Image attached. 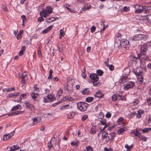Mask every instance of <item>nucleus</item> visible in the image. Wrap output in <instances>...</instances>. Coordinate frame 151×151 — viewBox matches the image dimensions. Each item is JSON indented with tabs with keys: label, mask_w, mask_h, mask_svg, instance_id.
Returning a JSON list of instances; mask_svg holds the SVG:
<instances>
[{
	"label": "nucleus",
	"mask_w": 151,
	"mask_h": 151,
	"mask_svg": "<svg viewBox=\"0 0 151 151\" xmlns=\"http://www.w3.org/2000/svg\"><path fill=\"white\" fill-rule=\"evenodd\" d=\"M117 96L116 95H114L112 97V99L113 101L117 100Z\"/></svg>",
	"instance_id": "obj_52"
},
{
	"label": "nucleus",
	"mask_w": 151,
	"mask_h": 151,
	"mask_svg": "<svg viewBox=\"0 0 151 151\" xmlns=\"http://www.w3.org/2000/svg\"><path fill=\"white\" fill-rule=\"evenodd\" d=\"M89 92V89L88 88H86L84 89V90L82 91V93L83 94L87 95L88 94Z\"/></svg>",
	"instance_id": "obj_30"
},
{
	"label": "nucleus",
	"mask_w": 151,
	"mask_h": 151,
	"mask_svg": "<svg viewBox=\"0 0 151 151\" xmlns=\"http://www.w3.org/2000/svg\"><path fill=\"white\" fill-rule=\"evenodd\" d=\"M135 86V83L132 81L127 82L123 86L124 89L125 90H128L129 89L132 88Z\"/></svg>",
	"instance_id": "obj_3"
},
{
	"label": "nucleus",
	"mask_w": 151,
	"mask_h": 151,
	"mask_svg": "<svg viewBox=\"0 0 151 151\" xmlns=\"http://www.w3.org/2000/svg\"><path fill=\"white\" fill-rule=\"evenodd\" d=\"M91 7V5H90V4H85L84 6L83 7V8L84 9L88 10V9H89Z\"/></svg>",
	"instance_id": "obj_33"
},
{
	"label": "nucleus",
	"mask_w": 151,
	"mask_h": 151,
	"mask_svg": "<svg viewBox=\"0 0 151 151\" xmlns=\"http://www.w3.org/2000/svg\"><path fill=\"white\" fill-rule=\"evenodd\" d=\"M94 95L96 97L101 98H102L104 97V94L102 93L99 91L96 92Z\"/></svg>",
	"instance_id": "obj_13"
},
{
	"label": "nucleus",
	"mask_w": 151,
	"mask_h": 151,
	"mask_svg": "<svg viewBox=\"0 0 151 151\" xmlns=\"http://www.w3.org/2000/svg\"><path fill=\"white\" fill-rule=\"evenodd\" d=\"M26 94L24 93L22 94L20 96L19 99V100H14V102H21L22 99H24L25 98H26Z\"/></svg>",
	"instance_id": "obj_14"
},
{
	"label": "nucleus",
	"mask_w": 151,
	"mask_h": 151,
	"mask_svg": "<svg viewBox=\"0 0 151 151\" xmlns=\"http://www.w3.org/2000/svg\"><path fill=\"white\" fill-rule=\"evenodd\" d=\"M147 102L149 105H151V98H148L147 99Z\"/></svg>",
	"instance_id": "obj_59"
},
{
	"label": "nucleus",
	"mask_w": 151,
	"mask_h": 151,
	"mask_svg": "<svg viewBox=\"0 0 151 151\" xmlns=\"http://www.w3.org/2000/svg\"><path fill=\"white\" fill-rule=\"evenodd\" d=\"M20 94V93L16 92L14 93H11L8 94L6 96L8 98H15L17 97Z\"/></svg>",
	"instance_id": "obj_11"
},
{
	"label": "nucleus",
	"mask_w": 151,
	"mask_h": 151,
	"mask_svg": "<svg viewBox=\"0 0 151 151\" xmlns=\"http://www.w3.org/2000/svg\"><path fill=\"white\" fill-rule=\"evenodd\" d=\"M15 145H14L13 146L11 147L10 148V150L12 151H15L16 150L15 148Z\"/></svg>",
	"instance_id": "obj_62"
},
{
	"label": "nucleus",
	"mask_w": 151,
	"mask_h": 151,
	"mask_svg": "<svg viewBox=\"0 0 151 151\" xmlns=\"http://www.w3.org/2000/svg\"><path fill=\"white\" fill-rule=\"evenodd\" d=\"M108 67H109V69L111 70H113L114 69V67L112 65H109Z\"/></svg>",
	"instance_id": "obj_56"
},
{
	"label": "nucleus",
	"mask_w": 151,
	"mask_h": 151,
	"mask_svg": "<svg viewBox=\"0 0 151 151\" xmlns=\"http://www.w3.org/2000/svg\"><path fill=\"white\" fill-rule=\"evenodd\" d=\"M55 20V18L53 17H49L45 19L46 22H52L53 21H54Z\"/></svg>",
	"instance_id": "obj_25"
},
{
	"label": "nucleus",
	"mask_w": 151,
	"mask_h": 151,
	"mask_svg": "<svg viewBox=\"0 0 151 151\" xmlns=\"http://www.w3.org/2000/svg\"><path fill=\"white\" fill-rule=\"evenodd\" d=\"M55 140V137H53L50 142V143L48 144V146L47 147L49 148L48 149H49V150L50 149L52 148L53 147V145L52 144V142L51 141H52L53 140Z\"/></svg>",
	"instance_id": "obj_26"
},
{
	"label": "nucleus",
	"mask_w": 151,
	"mask_h": 151,
	"mask_svg": "<svg viewBox=\"0 0 151 151\" xmlns=\"http://www.w3.org/2000/svg\"><path fill=\"white\" fill-rule=\"evenodd\" d=\"M43 17L41 16V17H39L37 19V21L40 22H41L43 21L44 20V19Z\"/></svg>",
	"instance_id": "obj_46"
},
{
	"label": "nucleus",
	"mask_w": 151,
	"mask_h": 151,
	"mask_svg": "<svg viewBox=\"0 0 151 151\" xmlns=\"http://www.w3.org/2000/svg\"><path fill=\"white\" fill-rule=\"evenodd\" d=\"M90 78L91 79L92 81H98L99 80V77L97 74L96 73L91 74L90 75Z\"/></svg>",
	"instance_id": "obj_10"
},
{
	"label": "nucleus",
	"mask_w": 151,
	"mask_h": 151,
	"mask_svg": "<svg viewBox=\"0 0 151 151\" xmlns=\"http://www.w3.org/2000/svg\"><path fill=\"white\" fill-rule=\"evenodd\" d=\"M133 133L135 136L138 137L140 134V133L139 132V131H138L137 129H136V130L135 131H134L133 132Z\"/></svg>",
	"instance_id": "obj_39"
},
{
	"label": "nucleus",
	"mask_w": 151,
	"mask_h": 151,
	"mask_svg": "<svg viewBox=\"0 0 151 151\" xmlns=\"http://www.w3.org/2000/svg\"><path fill=\"white\" fill-rule=\"evenodd\" d=\"M2 7L3 10L5 12H8V9H7L6 6L4 4L2 5Z\"/></svg>",
	"instance_id": "obj_48"
},
{
	"label": "nucleus",
	"mask_w": 151,
	"mask_h": 151,
	"mask_svg": "<svg viewBox=\"0 0 151 151\" xmlns=\"http://www.w3.org/2000/svg\"><path fill=\"white\" fill-rule=\"evenodd\" d=\"M116 134V133L114 132H111L108 134V135L109 136L111 141H112L114 139Z\"/></svg>",
	"instance_id": "obj_17"
},
{
	"label": "nucleus",
	"mask_w": 151,
	"mask_h": 151,
	"mask_svg": "<svg viewBox=\"0 0 151 151\" xmlns=\"http://www.w3.org/2000/svg\"><path fill=\"white\" fill-rule=\"evenodd\" d=\"M143 77L142 75L138 76L137 79V82L139 84H142L143 81Z\"/></svg>",
	"instance_id": "obj_18"
},
{
	"label": "nucleus",
	"mask_w": 151,
	"mask_h": 151,
	"mask_svg": "<svg viewBox=\"0 0 151 151\" xmlns=\"http://www.w3.org/2000/svg\"><path fill=\"white\" fill-rule=\"evenodd\" d=\"M37 53L40 58H41L42 57V54L40 47H39L37 49Z\"/></svg>",
	"instance_id": "obj_49"
},
{
	"label": "nucleus",
	"mask_w": 151,
	"mask_h": 151,
	"mask_svg": "<svg viewBox=\"0 0 151 151\" xmlns=\"http://www.w3.org/2000/svg\"><path fill=\"white\" fill-rule=\"evenodd\" d=\"M111 116V114L110 112H108L106 115V117L107 118H110Z\"/></svg>",
	"instance_id": "obj_54"
},
{
	"label": "nucleus",
	"mask_w": 151,
	"mask_h": 151,
	"mask_svg": "<svg viewBox=\"0 0 151 151\" xmlns=\"http://www.w3.org/2000/svg\"><path fill=\"white\" fill-rule=\"evenodd\" d=\"M132 71L134 74L138 76L142 75V74L143 72V71L142 69H139L137 68L133 69Z\"/></svg>",
	"instance_id": "obj_8"
},
{
	"label": "nucleus",
	"mask_w": 151,
	"mask_h": 151,
	"mask_svg": "<svg viewBox=\"0 0 151 151\" xmlns=\"http://www.w3.org/2000/svg\"><path fill=\"white\" fill-rule=\"evenodd\" d=\"M54 96L49 95L44 98V102L45 103L51 102L53 100Z\"/></svg>",
	"instance_id": "obj_9"
},
{
	"label": "nucleus",
	"mask_w": 151,
	"mask_h": 151,
	"mask_svg": "<svg viewBox=\"0 0 151 151\" xmlns=\"http://www.w3.org/2000/svg\"><path fill=\"white\" fill-rule=\"evenodd\" d=\"M77 106L79 110L81 111H84L86 110L88 104L86 103L80 102L77 103Z\"/></svg>",
	"instance_id": "obj_2"
},
{
	"label": "nucleus",
	"mask_w": 151,
	"mask_h": 151,
	"mask_svg": "<svg viewBox=\"0 0 151 151\" xmlns=\"http://www.w3.org/2000/svg\"><path fill=\"white\" fill-rule=\"evenodd\" d=\"M30 95L34 100L35 101V99L39 96V94L37 93H35V91H33L30 93Z\"/></svg>",
	"instance_id": "obj_15"
},
{
	"label": "nucleus",
	"mask_w": 151,
	"mask_h": 151,
	"mask_svg": "<svg viewBox=\"0 0 151 151\" xmlns=\"http://www.w3.org/2000/svg\"><path fill=\"white\" fill-rule=\"evenodd\" d=\"M92 82L93 85L96 87H97L100 85V83L98 81H93Z\"/></svg>",
	"instance_id": "obj_36"
},
{
	"label": "nucleus",
	"mask_w": 151,
	"mask_h": 151,
	"mask_svg": "<svg viewBox=\"0 0 151 151\" xmlns=\"http://www.w3.org/2000/svg\"><path fill=\"white\" fill-rule=\"evenodd\" d=\"M140 141L142 140L144 141H146L147 140V138L145 136L142 135L141 133L138 137Z\"/></svg>",
	"instance_id": "obj_21"
},
{
	"label": "nucleus",
	"mask_w": 151,
	"mask_h": 151,
	"mask_svg": "<svg viewBox=\"0 0 151 151\" xmlns=\"http://www.w3.org/2000/svg\"><path fill=\"white\" fill-rule=\"evenodd\" d=\"M17 113L16 112V111L14 112H11L9 114V115L10 116H12L13 115H17Z\"/></svg>",
	"instance_id": "obj_55"
},
{
	"label": "nucleus",
	"mask_w": 151,
	"mask_h": 151,
	"mask_svg": "<svg viewBox=\"0 0 151 151\" xmlns=\"http://www.w3.org/2000/svg\"><path fill=\"white\" fill-rule=\"evenodd\" d=\"M52 72H53V71L51 69H50V71H49V76L48 77V79H52Z\"/></svg>",
	"instance_id": "obj_32"
},
{
	"label": "nucleus",
	"mask_w": 151,
	"mask_h": 151,
	"mask_svg": "<svg viewBox=\"0 0 151 151\" xmlns=\"http://www.w3.org/2000/svg\"><path fill=\"white\" fill-rule=\"evenodd\" d=\"M146 18L148 22L151 23V14L148 15Z\"/></svg>",
	"instance_id": "obj_42"
},
{
	"label": "nucleus",
	"mask_w": 151,
	"mask_h": 151,
	"mask_svg": "<svg viewBox=\"0 0 151 151\" xmlns=\"http://www.w3.org/2000/svg\"><path fill=\"white\" fill-rule=\"evenodd\" d=\"M140 58V59L141 58V56L140 55V57H138V55L137 56V57H136L134 56H132L131 58L132 60L133 61L137 62L138 61V60L139 59V58Z\"/></svg>",
	"instance_id": "obj_28"
},
{
	"label": "nucleus",
	"mask_w": 151,
	"mask_h": 151,
	"mask_svg": "<svg viewBox=\"0 0 151 151\" xmlns=\"http://www.w3.org/2000/svg\"><path fill=\"white\" fill-rule=\"evenodd\" d=\"M144 55L143 57L141 56V58L140 59V65L142 67H144L146 65V61H148L150 60L147 56H146L145 55Z\"/></svg>",
	"instance_id": "obj_6"
},
{
	"label": "nucleus",
	"mask_w": 151,
	"mask_h": 151,
	"mask_svg": "<svg viewBox=\"0 0 151 151\" xmlns=\"http://www.w3.org/2000/svg\"><path fill=\"white\" fill-rule=\"evenodd\" d=\"M14 133V132L13 131L9 134L4 135L3 137V140L6 141L10 138L13 136Z\"/></svg>",
	"instance_id": "obj_12"
},
{
	"label": "nucleus",
	"mask_w": 151,
	"mask_h": 151,
	"mask_svg": "<svg viewBox=\"0 0 151 151\" xmlns=\"http://www.w3.org/2000/svg\"><path fill=\"white\" fill-rule=\"evenodd\" d=\"M124 131V128H122L119 129L117 131V133L118 134H122Z\"/></svg>",
	"instance_id": "obj_44"
},
{
	"label": "nucleus",
	"mask_w": 151,
	"mask_h": 151,
	"mask_svg": "<svg viewBox=\"0 0 151 151\" xmlns=\"http://www.w3.org/2000/svg\"><path fill=\"white\" fill-rule=\"evenodd\" d=\"M103 73V72L101 70H96V73L99 76H101Z\"/></svg>",
	"instance_id": "obj_35"
},
{
	"label": "nucleus",
	"mask_w": 151,
	"mask_h": 151,
	"mask_svg": "<svg viewBox=\"0 0 151 151\" xmlns=\"http://www.w3.org/2000/svg\"><path fill=\"white\" fill-rule=\"evenodd\" d=\"M96 27L94 26H92L91 28V32L92 33H93L95 30Z\"/></svg>",
	"instance_id": "obj_58"
},
{
	"label": "nucleus",
	"mask_w": 151,
	"mask_h": 151,
	"mask_svg": "<svg viewBox=\"0 0 151 151\" xmlns=\"http://www.w3.org/2000/svg\"><path fill=\"white\" fill-rule=\"evenodd\" d=\"M147 38V36L143 34L137 35L134 36L132 38V40L137 41L145 39Z\"/></svg>",
	"instance_id": "obj_4"
},
{
	"label": "nucleus",
	"mask_w": 151,
	"mask_h": 151,
	"mask_svg": "<svg viewBox=\"0 0 151 151\" xmlns=\"http://www.w3.org/2000/svg\"><path fill=\"white\" fill-rule=\"evenodd\" d=\"M90 132L93 134H94L96 133V128L94 127H92L90 129Z\"/></svg>",
	"instance_id": "obj_38"
},
{
	"label": "nucleus",
	"mask_w": 151,
	"mask_h": 151,
	"mask_svg": "<svg viewBox=\"0 0 151 151\" xmlns=\"http://www.w3.org/2000/svg\"><path fill=\"white\" fill-rule=\"evenodd\" d=\"M21 108V106L20 105L18 104L14 107L11 109L10 111H13L18 109H20Z\"/></svg>",
	"instance_id": "obj_20"
},
{
	"label": "nucleus",
	"mask_w": 151,
	"mask_h": 151,
	"mask_svg": "<svg viewBox=\"0 0 151 151\" xmlns=\"http://www.w3.org/2000/svg\"><path fill=\"white\" fill-rule=\"evenodd\" d=\"M140 53L138 54V57H140V55L142 56L146 55L147 50V46L145 44H143L140 46Z\"/></svg>",
	"instance_id": "obj_5"
},
{
	"label": "nucleus",
	"mask_w": 151,
	"mask_h": 151,
	"mask_svg": "<svg viewBox=\"0 0 151 151\" xmlns=\"http://www.w3.org/2000/svg\"><path fill=\"white\" fill-rule=\"evenodd\" d=\"M139 101L138 99L136 100L134 102H132L133 103V105H135L139 103Z\"/></svg>",
	"instance_id": "obj_63"
},
{
	"label": "nucleus",
	"mask_w": 151,
	"mask_h": 151,
	"mask_svg": "<svg viewBox=\"0 0 151 151\" xmlns=\"http://www.w3.org/2000/svg\"><path fill=\"white\" fill-rule=\"evenodd\" d=\"M75 115V114L74 112H70L68 114L67 117L68 119H72L73 118Z\"/></svg>",
	"instance_id": "obj_27"
},
{
	"label": "nucleus",
	"mask_w": 151,
	"mask_h": 151,
	"mask_svg": "<svg viewBox=\"0 0 151 151\" xmlns=\"http://www.w3.org/2000/svg\"><path fill=\"white\" fill-rule=\"evenodd\" d=\"M104 151H113L112 149L111 148H108L106 147L104 148Z\"/></svg>",
	"instance_id": "obj_60"
},
{
	"label": "nucleus",
	"mask_w": 151,
	"mask_h": 151,
	"mask_svg": "<svg viewBox=\"0 0 151 151\" xmlns=\"http://www.w3.org/2000/svg\"><path fill=\"white\" fill-rule=\"evenodd\" d=\"M106 142H107L111 140V139H110L109 137V135H107L106 137L104 139Z\"/></svg>",
	"instance_id": "obj_51"
},
{
	"label": "nucleus",
	"mask_w": 151,
	"mask_h": 151,
	"mask_svg": "<svg viewBox=\"0 0 151 151\" xmlns=\"http://www.w3.org/2000/svg\"><path fill=\"white\" fill-rule=\"evenodd\" d=\"M63 92V90L60 89L59 90L56 96L57 98H59L62 95Z\"/></svg>",
	"instance_id": "obj_31"
},
{
	"label": "nucleus",
	"mask_w": 151,
	"mask_h": 151,
	"mask_svg": "<svg viewBox=\"0 0 151 151\" xmlns=\"http://www.w3.org/2000/svg\"><path fill=\"white\" fill-rule=\"evenodd\" d=\"M82 76L84 78H86V74L85 69H84L82 71Z\"/></svg>",
	"instance_id": "obj_43"
},
{
	"label": "nucleus",
	"mask_w": 151,
	"mask_h": 151,
	"mask_svg": "<svg viewBox=\"0 0 151 151\" xmlns=\"http://www.w3.org/2000/svg\"><path fill=\"white\" fill-rule=\"evenodd\" d=\"M63 101H72L74 100V99L70 96H65L63 98Z\"/></svg>",
	"instance_id": "obj_16"
},
{
	"label": "nucleus",
	"mask_w": 151,
	"mask_h": 151,
	"mask_svg": "<svg viewBox=\"0 0 151 151\" xmlns=\"http://www.w3.org/2000/svg\"><path fill=\"white\" fill-rule=\"evenodd\" d=\"M100 122L101 123V124L103 125H105L106 123V121L104 119L101 120L100 121Z\"/></svg>",
	"instance_id": "obj_57"
},
{
	"label": "nucleus",
	"mask_w": 151,
	"mask_h": 151,
	"mask_svg": "<svg viewBox=\"0 0 151 151\" xmlns=\"http://www.w3.org/2000/svg\"><path fill=\"white\" fill-rule=\"evenodd\" d=\"M52 8L50 6H47L45 9H43L40 12V15L43 17L46 18L52 13Z\"/></svg>",
	"instance_id": "obj_1"
},
{
	"label": "nucleus",
	"mask_w": 151,
	"mask_h": 151,
	"mask_svg": "<svg viewBox=\"0 0 151 151\" xmlns=\"http://www.w3.org/2000/svg\"><path fill=\"white\" fill-rule=\"evenodd\" d=\"M21 18L22 19V22H24L27 19V17L24 15H22L21 16Z\"/></svg>",
	"instance_id": "obj_53"
},
{
	"label": "nucleus",
	"mask_w": 151,
	"mask_h": 151,
	"mask_svg": "<svg viewBox=\"0 0 151 151\" xmlns=\"http://www.w3.org/2000/svg\"><path fill=\"white\" fill-rule=\"evenodd\" d=\"M86 151H93V148L90 146L86 147Z\"/></svg>",
	"instance_id": "obj_41"
},
{
	"label": "nucleus",
	"mask_w": 151,
	"mask_h": 151,
	"mask_svg": "<svg viewBox=\"0 0 151 151\" xmlns=\"http://www.w3.org/2000/svg\"><path fill=\"white\" fill-rule=\"evenodd\" d=\"M132 145L129 146L127 144H126L125 146V147L127 149V151H130V149L132 147Z\"/></svg>",
	"instance_id": "obj_40"
},
{
	"label": "nucleus",
	"mask_w": 151,
	"mask_h": 151,
	"mask_svg": "<svg viewBox=\"0 0 151 151\" xmlns=\"http://www.w3.org/2000/svg\"><path fill=\"white\" fill-rule=\"evenodd\" d=\"M70 108V106L69 105H64L62 106L60 108V109H68Z\"/></svg>",
	"instance_id": "obj_47"
},
{
	"label": "nucleus",
	"mask_w": 151,
	"mask_h": 151,
	"mask_svg": "<svg viewBox=\"0 0 151 151\" xmlns=\"http://www.w3.org/2000/svg\"><path fill=\"white\" fill-rule=\"evenodd\" d=\"M129 42L127 40L123 39L120 41V45L122 48L127 49Z\"/></svg>",
	"instance_id": "obj_7"
},
{
	"label": "nucleus",
	"mask_w": 151,
	"mask_h": 151,
	"mask_svg": "<svg viewBox=\"0 0 151 151\" xmlns=\"http://www.w3.org/2000/svg\"><path fill=\"white\" fill-rule=\"evenodd\" d=\"M75 82L73 80H71L69 82L67 83V85L68 86L71 87H73L75 85Z\"/></svg>",
	"instance_id": "obj_23"
},
{
	"label": "nucleus",
	"mask_w": 151,
	"mask_h": 151,
	"mask_svg": "<svg viewBox=\"0 0 151 151\" xmlns=\"http://www.w3.org/2000/svg\"><path fill=\"white\" fill-rule=\"evenodd\" d=\"M98 117L100 119H102L104 117V114L102 112H101L99 115Z\"/></svg>",
	"instance_id": "obj_61"
},
{
	"label": "nucleus",
	"mask_w": 151,
	"mask_h": 151,
	"mask_svg": "<svg viewBox=\"0 0 151 151\" xmlns=\"http://www.w3.org/2000/svg\"><path fill=\"white\" fill-rule=\"evenodd\" d=\"M64 32L63 29H61L60 31V35H61L62 36H64Z\"/></svg>",
	"instance_id": "obj_64"
},
{
	"label": "nucleus",
	"mask_w": 151,
	"mask_h": 151,
	"mask_svg": "<svg viewBox=\"0 0 151 151\" xmlns=\"http://www.w3.org/2000/svg\"><path fill=\"white\" fill-rule=\"evenodd\" d=\"M93 100V97H89L86 98V101L88 102H90Z\"/></svg>",
	"instance_id": "obj_34"
},
{
	"label": "nucleus",
	"mask_w": 151,
	"mask_h": 151,
	"mask_svg": "<svg viewBox=\"0 0 151 151\" xmlns=\"http://www.w3.org/2000/svg\"><path fill=\"white\" fill-rule=\"evenodd\" d=\"M52 27L53 26L52 25L50 26L46 29L42 31V33L43 34H45L48 32L52 28Z\"/></svg>",
	"instance_id": "obj_19"
},
{
	"label": "nucleus",
	"mask_w": 151,
	"mask_h": 151,
	"mask_svg": "<svg viewBox=\"0 0 151 151\" xmlns=\"http://www.w3.org/2000/svg\"><path fill=\"white\" fill-rule=\"evenodd\" d=\"M14 87L11 88H9L4 89H3L2 91L3 92H11L13 91H14Z\"/></svg>",
	"instance_id": "obj_24"
},
{
	"label": "nucleus",
	"mask_w": 151,
	"mask_h": 151,
	"mask_svg": "<svg viewBox=\"0 0 151 151\" xmlns=\"http://www.w3.org/2000/svg\"><path fill=\"white\" fill-rule=\"evenodd\" d=\"M24 104L26 106V107H27L29 109L30 108L33 106L32 104H30L29 102H25Z\"/></svg>",
	"instance_id": "obj_37"
},
{
	"label": "nucleus",
	"mask_w": 151,
	"mask_h": 151,
	"mask_svg": "<svg viewBox=\"0 0 151 151\" xmlns=\"http://www.w3.org/2000/svg\"><path fill=\"white\" fill-rule=\"evenodd\" d=\"M101 27H102V28H101L100 30V32H103L104 30L107 28V26L106 25L105 26L104 24V22L101 21Z\"/></svg>",
	"instance_id": "obj_22"
},
{
	"label": "nucleus",
	"mask_w": 151,
	"mask_h": 151,
	"mask_svg": "<svg viewBox=\"0 0 151 151\" xmlns=\"http://www.w3.org/2000/svg\"><path fill=\"white\" fill-rule=\"evenodd\" d=\"M139 130H141L143 133H147L149 131L148 128H145L143 129H139Z\"/></svg>",
	"instance_id": "obj_45"
},
{
	"label": "nucleus",
	"mask_w": 151,
	"mask_h": 151,
	"mask_svg": "<svg viewBox=\"0 0 151 151\" xmlns=\"http://www.w3.org/2000/svg\"><path fill=\"white\" fill-rule=\"evenodd\" d=\"M88 117V116L87 115H85L83 116L81 118V120L82 121H84Z\"/></svg>",
	"instance_id": "obj_50"
},
{
	"label": "nucleus",
	"mask_w": 151,
	"mask_h": 151,
	"mask_svg": "<svg viewBox=\"0 0 151 151\" xmlns=\"http://www.w3.org/2000/svg\"><path fill=\"white\" fill-rule=\"evenodd\" d=\"M107 135H108V133L106 131H103L102 134V137L103 139L104 140Z\"/></svg>",
	"instance_id": "obj_29"
}]
</instances>
